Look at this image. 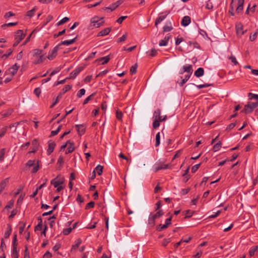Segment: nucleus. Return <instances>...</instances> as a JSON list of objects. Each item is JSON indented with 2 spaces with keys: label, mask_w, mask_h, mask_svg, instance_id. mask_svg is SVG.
<instances>
[{
  "label": "nucleus",
  "mask_w": 258,
  "mask_h": 258,
  "mask_svg": "<svg viewBox=\"0 0 258 258\" xmlns=\"http://www.w3.org/2000/svg\"><path fill=\"white\" fill-rule=\"evenodd\" d=\"M43 50L40 49L33 50V63L37 64L43 62L46 59L44 55L42 54Z\"/></svg>",
  "instance_id": "nucleus-1"
},
{
  "label": "nucleus",
  "mask_w": 258,
  "mask_h": 258,
  "mask_svg": "<svg viewBox=\"0 0 258 258\" xmlns=\"http://www.w3.org/2000/svg\"><path fill=\"white\" fill-rule=\"evenodd\" d=\"M104 23V18L98 16H94L90 20V24L89 28L93 29L94 28H99L102 26Z\"/></svg>",
  "instance_id": "nucleus-2"
},
{
  "label": "nucleus",
  "mask_w": 258,
  "mask_h": 258,
  "mask_svg": "<svg viewBox=\"0 0 258 258\" xmlns=\"http://www.w3.org/2000/svg\"><path fill=\"white\" fill-rule=\"evenodd\" d=\"M257 106L258 101L255 102H248L247 104L244 106V109L242 112H244L246 114L250 113Z\"/></svg>",
  "instance_id": "nucleus-3"
},
{
  "label": "nucleus",
  "mask_w": 258,
  "mask_h": 258,
  "mask_svg": "<svg viewBox=\"0 0 258 258\" xmlns=\"http://www.w3.org/2000/svg\"><path fill=\"white\" fill-rule=\"evenodd\" d=\"M244 0H232L231 7L232 9L236 8V12L240 13L243 10Z\"/></svg>",
  "instance_id": "nucleus-4"
},
{
  "label": "nucleus",
  "mask_w": 258,
  "mask_h": 258,
  "mask_svg": "<svg viewBox=\"0 0 258 258\" xmlns=\"http://www.w3.org/2000/svg\"><path fill=\"white\" fill-rule=\"evenodd\" d=\"M25 34L23 33L22 30H18L15 35V42L13 46L16 47L25 38Z\"/></svg>",
  "instance_id": "nucleus-5"
},
{
  "label": "nucleus",
  "mask_w": 258,
  "mask_h": 258,
  "mask_svg": "<svg viewBox=\"0 0 258 258\" xmlns=\"http://www.w3.org/2000/svg\"><path fill=\"white\" fill-rule=\"evenodd\" d=\"M171 167L170 164H165L161 162H157L153 166V170L155 172H157L159 170L166 169Z\"/></svg>",
  "instance_id": "nucleus-6"
},
{
  "label": "nucleus",
  "mask_w": 258,
  "mask_h": 258,
  "mask_svg": "<svg viewBox=\"0 0 258 258\" xmlns=\"http://www.w3.org/2000/svg\"><path fill=\"white\" fill-rule=\"evenodd\" d=\"M64 182V179L63 177L59 175L57 176L56 177L52 179L50 181L51 184L53 185L54 187H57L58 185H61Z\"/></svg>",
  "instance_id": "nucleus-7"
},
{
  "label": "nucleus",
  "mask_w": 258,
  "mask_h": 258,
  "mask_svg": "<svg viewBox=\"0 0 258 258\" xmlns=\"http://www.w3.org/2000/svg\"><path fill=\"white\" fill-rule=\"evenodd\" d=\"M59 49V45L55 46L52 50H50L46 57L49 60H53L57 55V51Z\"/></svg>",
  "instance_id": "nucleus-8"
},
{
  "label": "nucleus",
  "mask_w": 258,
  "mask_h": 258,
  "mask_svg": "<svg viewBox=\"0 0 258 258\" xmlns=\"http://www.w3.org/2000/svg\"><path fill=\"white\" fill-rule=\"evenodd\" d=\"M169 14V12H165L164 13H162L159 14L158 17L157 18L155 25L157 26V25L160 24L162 21H163L167 16V15Z\"/></svg>",
  "instance_id": "nucleus-9"
},
{
  "label": "nucleus",
  "mask_w": 258,
  "mask_h": 258,
  "mask_svg": "<svg viewBox=\"0 0 258 258\" xmlns=\"http://www.w3.org/2000/svg\"><path fill=\"white\" fill-rule=\"evenodd\" d=\"M161 111L160 109H157L155 110L153 114V118L160 121H164L166 119V115L164 117L161 116Z\"/></svg>",
  "instance_id": "nucleus-10"
},
{
  "label": "nucleus",
  "mask_w": 258,
  "mask_h": 258,
  "mask_svg": "<svg viewBox=\"0 0 258 258\" xmlns=\"http://www.w3.org/2000/svg\"><path fill=\"white\" fill-rule=\"evenodd\" d=\"M19 67L17 63H15L8 70V74L10 75L12 77L14 76L17 73Z\"/></svg>",
  "instance_id": "nucleus-11"
},
{
  "label": "nucleus",
  "mask_w": 258,
  "mask_h": 258,
  "mask_svg": "<svg viewBox=\"0 0 258 258\" xmlns=\"http://www.w3.org/2000/svg\"><path fill=\"white\" fill-rule=\"evenodd\" d=\"M192 71V66L191 64H185L183 66L181 74L186 72L187 73V75H190V76H191Z\"/></svg>",
  "instance_id": "nucleus-12"
},
{
  "label": "nucleus",
  "mask_w": 258,
  "mask_h": 258,
  "mask_svg": "<svg viewBox=\"0 0 258 258\" xmlns=\"http://www.w3.org/2000/svg\"><path fill=\"white\" fill-rule=\"evenodd\" d=\"M171 38V35L170 34H167L163 39L160 40L159 43L160 46H167L169 39Z\"/></svg>",
  "instance_id": "nucleus-13"
},
{
  "label": "nucleus",
  "mask_w": 258,
  "mask_h": 258,
  "mask_svg": "<svg viewBox=\"0 0 258 258\" xmlns=\"http://www.w3.org/2000/svg\"><path fill=\"white\" fill-rule=\"evenodd\" d=\"M83 70V68L80 67L76 69L70 74V79H75Z\"/></svg>",
  "instance_id": "nucleus-14"
},
{
  "label": "nucleus",
  "mask_w": 258,
  "mask_h": 258,
  "mask_svg": "<svg viewBox=\"0 0 258 258\" xmlns=\"http://www.w3.org/2000/svg\"><path fill=\"white\" fill-rule=\"evenodd\" d=\"M55 145V143L54 142H48V147L47 150V154L48 155H50L51 153L53 151Z\"/></svg>",
  "instance_id": "nucleus-15"
},
{
  "label": "nucleus",
  "mask_w": 258,
  "mask_h": 258,
  "mask_svg": "<svg viewBox=\"0 0 258 258\" xmlns=\"http://www.w3.org/2000/svg\"><path fill=\"white\" fill-rule=\"evenodd\" d=\"M191 22V19L190 17L188 16H186L183 17L182 19L181 24L183 26H188Z\"/></svg>",
  "instance_id": "nucleus-16"
},
{
  "label": "nucleus",
  "mask_w": 258,
  "mask_h": 258,
  "mask_svg": "<svg viewBox=\"0 0 258 258\" xmlns=\"http://www.w3.org/2000/svg\"><path fill=\"white\" fill-rule=\"evenodd\" d=\"M82 241L81 239L78 238L76 239L75 241L74 244H73L72 246L71 252H73L75 251L82 243Z\"/></svg>",
  "instance_id": "nucleus-17"
},
{
  "label": "nucleus",
  "mask_w": 258,
  "mask_h": 258,
  "mask_svg": "<svg viewBox=\"0 0 258 258\" xmlns=\"http://www.w3.org/2000/svg\"><path fill=\"white\" fill-rule=\"evenodd\" d=\"M121 4V2L120 1H117L116 2L112 4L109 7H106L105 9L109 10L110 11H112L114 10L116 8H117Z\"/></svg>",
  "instance_id": "nucleus-18"
},
{
  "label": "nucleus",
  "mask_w": 258,
  "mask_h": 258,
  "mask_svg": "<svg viewBox=\"0 0 258 258\" xmlns=\"http://www.w3.org/2000/svg\"><path fill=\"white\" fill-rule=\"evenodd\" d=\"M236 32L240 36L243 35L245 32L243 30V26L241 24H238L236 26Z\"/></svg>",
  "instance_id": "nucleus-19"
},
{
  "label": "nucleus",
  "mask_w": 258,
  "mask_h": 258,
  "mask_svg": "<svg viewBox=\"0 0 258 258\" xmlns=\"http://www.w3.org/2000/svg\"><path fill=\"white\" fill-rule=\"evenodd\" d=\"M12 226L10 224H7V230L5 232L4 236L5 238H8L9 237L11 232H12Z\"/></svg>",
  "instance_id": "nucleus-20"
},
{
  "label": "nucleus",
  "mask_w": 258,
  "mask_h": 258,
  "mask_svg": "<svg viewBox=\"0 0 258 258\" xmlns=\"http://www.w3.org/2000/svg\"><path fill=\"white\" fill-rule=\"evenodd\" d=\"M204 74V70L202 68H198L194 73L195 76L198 78L203 76Z\"/></svg>",
  "instance_id": "nucleus-21"
},
{
  "label": "nucleus",
  "mask_w": 258,
  "mask_h": 258,
  "mask_svg": "<svg viewBox=\"0 0 258 258\" xmlns=\"http://www.w3.org/2000/svg\"><path fill=\"white\" fill-rule=\"evenodd\" d=\"M76 38H77L76 37L73 39L62 41L60 43H59L58 45H59V46L61 45H70L75 42Z\"/></svg>",
  "instance_id": "nucleus-22"
},
{
  "label": "nucleus",
  "mask_w": 258,
  "mask_h": 258,
  "mask_svg": "<svg viewBox=\"0 0 258 258\" xmlns=\"http://www.w3.org/2000/svg\"><path fill=\"white\" fill-rule=\"evenodd\" d=\"M110 59V57L109 55L102 57L101 58H99L98 59V61L101 64H104L107 63Z\"/></svg>",
  "instance_id": "nucleus-23"
},
{
  "label": "nucleus",
  "mask_w": 258,
  "mask_h": 258,
  "mask_svg": "<svg viewBox=\"0 0 258 258\" xmlns=\"http://www.w3.org/2000/svg\"><path fill=\"white\" fill-rule=\"evenodd\" d=\"M155 220H156L155 218H154L153 217L152 214H150L149 217V218H148V225L150 227H153L155 225Z\"/></svg>",
  "instance_id": "nucleus-24"
},
{
  "label": "nucleus",
  "mask_w": 258,
  "mask_h": 258,
  "mask_svg": "<svg viewBox=\"0 0 258 258\" xmlns=\"http://www.w3.org/2000/svg\"><path fill=\"white\" fill-rule=\"evenodd\" d=\"M76 128L77 130L78 133L79 135H82L85 133V128L82 124L76 125Z\"/></svg>",
  "instance_id": "nucleus-25"
},
{
  "label": "nucleus",
  "mask_w": 258,
  "mask_h": 258,
  "mask_svg": "<svg viewBox=\"0 0 258 258\" xmlns=\"http://www.w3.org/2000/svg\"><path fill=\"white\" fill-rule=\"evenodd\" d=\"M110 28H106L102 31H100L98 34V36H104L108 35L109 33L110 32Z\"/></svg>",
  "instance_id": "nucleus-26"
},
{
  "label": "nucleus",
  "mask_w": 258,
  "mask_h": 258,
  "mask_svg": "<svg viewBox=\"0 0 258 258\" xmlns=\"http://www.w3.org/2000/svg\"><path fill=\"white\" fill-rule=\"evenodd\" d=\"M68 143L69 144V146L66 150V154L73 152L75 149L74 145L73 143H70L69 142H68Z\"/></svg>",
  "instance_id": "nucleus-27"
},
{
  "label": "nucleus",
  "mask_w": 258,
  "mask_h": 258,
  "mask_svg": "<svg viewBox=\"0 0 258 258\" xmlns=\"http://www.w3.org/2000/svg\"><path fill=\"white\" fill-rule=\"evenodd\" d=\"M32 167L33 168L31 170V172L33 173H36L40 168L39 162L38 160H36L35 163V165Z\"/></svg>",
  "instance_id": "nucleus-28"
},
{
  "label": "nucleus",
  "mask_w": 258,
  "mask_h": 258,
  "mask_svg": "<svg viewBox=\"0 0 258 258\" xmlns=\"http://www.w3.org/2000/svg\"><path fill=\"white\" fill-rule=\"evenodd\" d=\"M37 10V8L36 7H34L32 9H31L30 11H28L27 12L26 16L28 17L29 18L32 17L34 15L35 13L36 12Z\"/></svg>",
  "instance_id": "nucleus-29"
},
{
  "label": "nucleus",
  "mask_w": 258,
  "mask_h": 258,
  "mask_svg": "<svg viewBox=\"0 0 258 258\" xmlns=\"http://www.w3.org/2000/svg\"><path fill=\"white\" fill-rule=\"evenodd\" d=\"M8 181H9L8 178H6L1 181V182L0 183V189L1 190L3 191L5 188Z\"/></svg>",
  "instance_id": "nucleus-30"
},
{
  "label": "nucleus",
  "mask_w": 258,
  "mask_h": 258,
  "mask_svg": "<svg viewBox=\"0 0 258 258\" xmlns=\"http://www.w3.org/2000/svg\"><path fill=\"white\" fill-rule=\"evenodd\" d=\"M12 256L13 258H19V253L17 250V247H12Z\"/></svg>",
  "instance_id": "nucleus-31"
},
{
  "label": "nucleus",
  "mask_w": 258,
  "mask_h": 258,
  "mask_svg": "<svg viewBox=\"0 0 258 258\" xmlns=\"http://www.w3.org/2000/svg\"><path fill=\"white\" fill-rule=\"evenodd\" d=\"M94 170L99 175H101L102 174L103 166L100 165H98Z\"/></svg>",
  "instance_id": "nucleus-32"
},
{
  "label": "nucleus",
  "mask_w": 258,
  "mask_h": 258,
  "mask_svg": "<svg viewBox=\"0 0 258 258\" xmlns=\"http://www.w3.org/2000/svg\"><path fill=\"white\" fill-rule=\"evenodd\" d=\"M188 45L189 46L191 47L192 48H200V47L199 44L196 41H195V42L189 41L188 42Z\"/></svg>",
  "instance_id": "nucleus-33"
},
{
  "label": "nucleus",
  "mask_w": 258,
  "mask_h": 258,
  "mask_svg": "<svg viewBox=\"0 0 258 258\" xmlns=\"http://www.w3.org/2000/svg\"><path fill=\"white\" fill-rule=\"evenodd\" d=\"M8 126H5L0 129V138L4 137L7 133Z\"/></svg>",
  "instance_id": "nucleus-34"
},
{
  "label": "nucleus",
  "mask_w": 258,
  "mask_h": 258,
  "mask_svg": "<svg viewBox=\"0 0 258 258\" xmlns=\"http://www.w3.org/2000/svg\"><path fill=\"white\" fill-rule=\"evenodd\" d=\"M257 249V246H253L251 247L249 251V254L250 256H252L254 255L255 252Z\"/></svg>",
  "instance_id": "nucleus-35"
},
{
  "label": "nucleus",
  "mask_w": 258,
  "mask_h": 258,
  "mask_svg": "<svg viewBox=\"0 0 258 258\" xmlns=\"http://www.w3.org/2000/svg\"><path fill=\"white\" fill-rule=\"evenodd\" d=\"M190 77V75H185L184 78L182 79L179 83L180 86H182L188 80Z\"/></svg>",
  "instance_id": "nucleus-36"
},
{
  "label": "nucleus",
  "mask_w": 258,
  "mask_h": 258,
  "mask_svg": "<svg viewBox=\"0 0 258 258\" xmlns=\"http://www.w3.org/2000/svg\"><path fill=\"white\" fill-rule=\"evenodd\" d=\"M123 116L122 112L120 111L119 109L116 110V117L119 120H122V118Z\"/></svg>",
  "instance_id": "nucleus-37"
},
{
  "label": "nucleus",
  "mask_w": 258,
  "mask_h": 258,
  "mask_svg": "<svg viewBox=\"0 0 258 258\" xmlns=\"http://www.w3.org/2000/svg\"><path fill=\"white\" fill-rule=\"evenodd\" d=\"M36 161V160H29V161H27V162L26 164V167L30 168L34 166Z\"/></svg>",
  "instance_id": "nucleus-38"
},
{
  "label": "nucleus",
  "mask_w": 258,
  "mask_h": 258,
  "mask_svg": "<svg viewBox=\"0 0 258 258\" xmlns=\"http://www.w3.org/2000/svg\"><path fill=\"white\" fill-rule=\"evenodd\" d=\"M69 20V18L68 17H64L62 18L61 20H60L59 22H57L56 24V26H58L61 25H62L63 24L67 22Z\"/></svg>",
  "instance_id": "nucleus-39"
},
{
  "label": "nucleus",
  "mask_w": 258,
  "mask_h": 258,
  "mask_svg": "<svg viewBox=\"0 0 258 258\" xmlns=\"http://www.w3.org/2000/svg\"><path fill=\"white\" fill-rule=\"evenodd\" d=\"M221 142L220 141H219L218 143H217V144H216L214 146H213V150L214 152H217L218 151V150H220V149L221 148Z\"/></svg>",
  "instance_id": "nucleus-40"
},
{
  "label": "nucleus",
  "mask_w": 258,
  "mask_h": 258,
  "mask_svg": "<svg viewBox=\"0 0 258 258\" xmlns=\"http://www.w3.org/2000/svg\"><path fill=\"white\" fill-rule=\"evenodd\" d=\"M63 163H64L63 157L62 156H60L58 158V160L57 161V164L61 167H62Z\"/></svg>",
  "instance_id": "nucleus-41"
},
{
  "label": "nucleus",
  "mask_w": 258,
  "mask_h": 258,
  "mask_svg": "<svg viewBox=\"0 0 258 258\" xmlns=\"http://www.w3.org/2000/svg\"><path fill=\"white\" fill-rule=\"evenodd\" d=\"M163 214H164V213L162 210H159L156 213H155L154 214H152V215L156 219L157 218H160V217H161L163 215Z\"/></svg>",
  "instance_id": "nucleus-42"
},
{
  "label": "nucleus",
  "mask_w": 258,
  "mask_h": 258,
  "mask_svg": "<svg viewBox=\"0 0 258 258\" xmlns=\"http://www.w3.org/2000/svg\"><path fill=\"white\" fill-rule=\"evenodd\" d=\"M72 86L71 85H67L62 90V93L64 94L68 91L71 89Z\"/></svg>",
  "instance_id": "nucleus-43"
},
{
  "label": "nucleus",
  "mask_w": 258,
  "mask_h": 258,
  "mask_svg": "<svg viewBox=\"0 0 258 258\" xmlns=\"http://www.w3.org/2000/svg\"><path fill=\"white\" fill-rule=\"evenodd\" d=\"M161 121L160 120H157L154 119V121L153 122V127L154 128H156L160 126V122Z\"/></svg>",
  "instance_id": "nucleus-44"
},
{
  "label": "nucleus",
  "mask_w": 258,
  "mask_h": 258,
  "mask_svg": "<svg viewBox=\"0 0 258 258\" xmlns=\"http://www.w3.org/2000/svg\"><path fill=\"white\" fill-rule=\"evenodd\" d=\"M160 133H158L156 135V147L160 145Z\"/></svg>",
  "instance_id": "nucleus-45"
},
{
  "label": "nucleus",
  "mask_w": 258,
  "mask_h": 258,
  "mask_svg": "<svg viewBox=\"0 0 258 258\" xmlns=\"http://www.w3.org/2000/svg\"><path fill=\"white\" fill-rule=\"evenodd\" d=\"M17 24H18L17 22H11V23L3 24V25H2V27L3 28H5L6 27L14 26H16V25H17Z\"/></svg>",
  "instance_id": "nucleus-46"
},
{
  "label": "nucleus",
  "mask_w": 258,
  "mask_h": 258,
  "mask_svg": "<svg viewBox=\"0 0 258 258\" xmlns=\"http://www.w3.org/2000/svg\"><path fill=\"white\" fill-rule=\"evenodd\" d=\"M173 29L172 27L171 26V24L170 25H166L163 27V31L164 32H169L170 31Z\"/></svg>",
  "instance_id": "nucleus-47"
},
{
  "label": "nucleus",
  "mask_w": 258,
  "mask_h": 258,
  "mask_svg": "<svg viewBox=\"0 0 258 258\" xmlns=\"http://www.w3.org/2000/svg\"><path fill=\"white\" fill-rule=\"evenodd\" d=\"M248 97H249V99L250 100H252V99L258 100V95L257 94L249 93L248 94Z\"/></svg>",
  "instance_id": "nucleus-48"
},
{
  "label": "nucleus",
  "mask_w": 258,
  "mask_h": 258,
  "mask_svg": "<svg viewBox=\"0 0 258 258\" xmlns=\"http://www.w3.org/2000/svg\"><path fill=\"white\" fill-rule=\"evenodd\" d=\"M137 67L138 66L137 64H135L134 66H132L130 69V72L132 74H134L137 73Z\"/></svg>",
  "instance_id": "nucleus-49"
},
{
  "label": "nucleus",
  "mask_w": 258,
  "mask_h": 258,
  "mask_svg": "<svg viewBox=\"0 0 258 258\" xmlns=\"http://www.w3.org/2000/svg\"><path fill=\"white\" fill-rule=\"evenodd\" d=\"M86 91L84 89H80L77 94L78 98H81L83 95H85Z\"/></svg>",
  "instance_id": "nucleus-50"
},
{
  "label": "nucleus",
  "mask_w": 258,
  "mask_h": 258,
  "mask_svg": "<svg viewBox=\"0 0 258 258\" xmlns=\"http://www.w3.org/2000/svg\"><path fill=\"white\" fill-rule=\"evenodd\" d=\"M12 113V110H8L6 112L2 114V116L3 118H5L9 117L10 115H11Z\"/></svg>",
  "instance_id": "nucleus-51"
},
{
  "label": "nucleus",
  "mask_w": 258,
  "mask_h": 258,
  "mask_svg": "<svg viewBox=\"0 0 258 258\" xmlns=\"http://www.w3.org/2000/svg\"><path fill=\"white\" fill-rule=\"evenodd\" d=\"M13 52V50L12 49H9L8 51L5 54H4L2 57L3 58H7L8 57H9L12 53Z\"/></svg>",
  "instance_id": "nucleus-52"
},
{
  "label": "nucleus",
  "mask_w": 258,
  "mask_h": 258,
  "mask_svg": "<svg viewBox=\"0 0 258 258\" xmlns=\"http://www.w3.org/2000/svg\"><path fill=\"white\" fill-rule=\"evenodd\" d=\"M5 154V149L3 148L0 150V161H3Z\"/></svg>",
  "instance_id": "nucleus-53"
},
{
  "label": "nucleus",
  "mask_w": 258,
  "mask_h": 258,
  "mask_svg": "<svg viewBox=\"0 0 258 258\" xmlns=\"http://www.w3.org/2000/svg\"><path fill=\"white\" fill-rule=\"evenodd\" d=\"M168 226L166 225L165 224L162 225V224H160L158 226V227H157V230L159 231H160L164 229H166V228H167Z\"/></svg>",
  "instance_id": "nucleus-54"
},
{
  "label": "nucleus",
  "mask_w": 258,
  "mask_h": 258,
  "mask_svg": "<svg viewBox=\"0 0 258 258\" xmlns=\"http://www.w3.org/2000/svg\"><path fill=\"white\" fill-rule=\"evenodd\" d=\"M17 235L15 234L14 236L13 241H12V247H16L17 246Z\"/></svg>",
  "instance_id": "nucleus-55"
},
{
  "label": "nucleus",
  "mask_w": 258,
  "mask_h": 258,
  "mask_svg": "<svg viewBox=\"0 0 258 258\" xmlns=\"http://www.w3.org/2000/svg\"><path fill=\"white\" fill-rule=\"evenodd\" d=\"M229 59L231 60V61L235 65H237L238 64V61H237L236 57L234 56L231 55L229 57Z\"/></svg>",
  "instance_id": "nucleus-56"
},
{
  "label": "nucleus",
  "mask_w": 258,
  "mask_h": 258,
  "mask_svg": "<svg viewBox=\"0 0 258 258\" xmlns=\"http://www.w3.org/2000/svg\"><path fill=\"white\" fill-rule=\"evenodd\" d=\"M200 165H201V164L199 163V164H196L194 166H193L191 168V172L192 173L196 172L198 170V169L199 168Z\"/></svg>",
  "instance_id": "nucleus-57"
},
{
  "label": "nucleus",
  "mask_w": 258,
  "mask_h": 258,
  "mask_svg": "<svg viewBox=\"0 0 258 258\" xmlns=\"http://www.w3.org/2000/svg\"><path fill=\"white\" fill-rule=\"evenodd\" d=\"M94 205H95L94 202H93V201H91V202L88 203L86 205L85 209H90V208H94Z\"/></svg>",
  "instance_id": "nucleus-58"
},
{
  "label": "nucleus",
  "mask_w": 258,
  "mask_h": 258,
  "mask_svg": "<svg viewBox=\"0 0 258 258\" xmlns=\"http://www.w3.org/2000/svg\"><path fill=\"white\" fill-rule=\"evenodd\" d=\"M126 38H127V35H126V34H124L121 37H119L117 39V42L119 43V42L124 41L126 39Z\"/></svg>",
  "instance_id": "nucleus-59"
},
{
  "label": "nucleus",
  "mask_w": 258,
  "mask_h": 258,
  "mask_svg": "<svg viewBox=\"0 0 258 258\" xmlns=\"http://www.w3.org/2000/svg\"><path fill=\"white\" fill-rule=\"evenodd\" d=\"M203 251L201 249H198L196 253L194 255L195 258H200L202 255Z\"/></svg>",
  "instance_id": "nucleus-60"
},
{
  "label": "nucleus",
  "mask_w": 258,
  "mask_h": 258,
  "mask_svg": "<svg viewBox=\"0 0 258 258\" xmlns=\"http://www.w3.org/2000/svg\"><path fill=\"white\" fill-rule=\"evenodd\" d=\"M149 54L151 57H153L156 55L157 54V50L154 49H152L150 51L148 52Z\"/></svg>",
  "instance_id": "nucleus-61"
},
{
  "label": "nucleus",
  "mask_w": 258,
  "mask_h": 258,
  "mask_svg": "<svg viewBox=\"0 0 258 258\" xmlns=\"http://www.w3.org/2000/svg\"><path fill=\"white\" fill-rule=\"evenodd\" d=\"M257 32H255L253 34H251L249 36V40L251 41H253L257 37Z\"/></svg>",
  "instance_id": "nucleus-62"
},
{
  "label": "nucleus",
  "mask_w": 258,
  "mask_h": 258,
  "mask_svg": "<svg viewBox=\"0 0 258 258\" xmlns=\"http://www.w3.org/2000/svg\"><path fill=\"white\" fill-rule=\"evenodd\" d=\"M24 258H30L29 252L27 246H25Z\"/></svg>",
  "instance_id": "nucleus-63"
},
{
  "label": "nucleus",
  "mask_w": 258,
  "mask_h": 258,
  "mask_svg": "<svg viewBox=\"0 0 258 258\" xmlns=\"http://www.w3.org/2000/svg\"><path fill=\"white\" fill-rule=\"evenodd\" d=\"M52 254L48 251H46L43 256V258H51Z\"/></svg>",
  "instance_id": "nucleus-64"
}]
</instances>
